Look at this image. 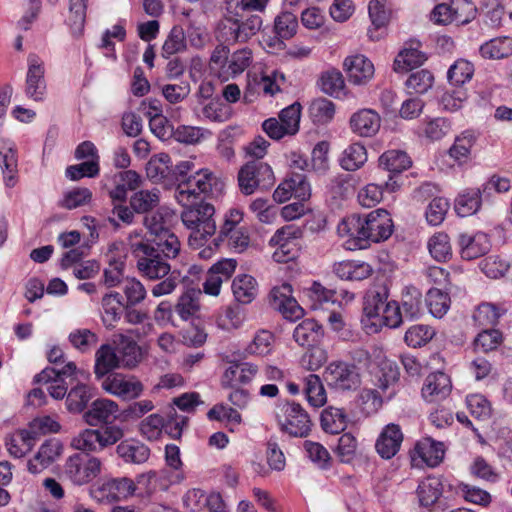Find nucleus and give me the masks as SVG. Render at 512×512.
<instances>
[{"mask_svg":"<svg viewBox=\"0 0 512 512\" xmlns=\"http://www.w3.org/2000/svg\"><path fill=\"white\" fill-rule=\"evenodd\" d=\"M480 55L485 59L499 60L512 55V38L501 36L490 39L479 48Z\"/></svg>","mask_w":512,"mask_h":512,"instance_id":"nucleus-45","label":"nucleus"},{"mask_svg":"<svg viewBox=\"0 0 512 512\" xmlns=\"http://www.w3.org/2000/svg\"><path fill=\"white\" fill-rule=\"evenodd\" d=\"M0 169L4 185L13 188L18 183V155L13 141L0 139Z\"/></svg>","mask_w":512,"mask_h":512,"instance_id":"nucleus-21","label":"nucleus"},{"mask_svg":"<svg viewBox=\"0 0 512 512\" xmlns=\"http://www.w3.org/2000/svg\"><path fill=\"white\" fill-rule=\"evenodd\" d=\"M451 130V124L448 119L443 117L424 118L417 127L419 137H424L429 141H439L444 138Z\"/></svg>","mask_w":512,"mask_h":512,"instance_id":"nucleus-40","label":"nucleus"},{"mask_svg":"<svg viewBox=\"0 0 512 512\" xmlns=\"http://www.w3.org/2000/svg\"><path fill=\"white\" fill-rule=\"evenodd\" d=\"M171 158L166 153H159L150 158L146 164L147 177L154 182H161L170 173Z\"/></svg>","mask_w":512,"mask_h":512,"instance_id":"nucleus-55","label":"nucleus"},{"mask_svg":"<svg viewBox=\"0 0 512 512\" xmlns=\"http://www.w3.org/2000/svg\"><path fill=\"white\" fill-rule=\"evenodd\" d=\"M270 305L279 311L285 319L295 321L302 317L303 309L293 297L291 284L284 282L270 291Z\"/></svg>","mask_w":512,"mask_h":512,"instance_id":"nucleus-15","label":"nucleus"},{"mask_svg":"<svg viewBox=\"0 0 512 512\" xmlns=\"http://www.w3.org/2000/svg\"><path fill=\"white\" fill-rule=\"evenodd\" d=\"M367 161V150L360 143H352L343 152L340 165L346 171H355L361 168Z\"/></svg>","mask_w":512,"mask_h":512,"instance_id":"nucleus-52","label":"nucleus"},{"mask_svg":"<svg viewBox=\"0 0 512 512\" xmlns=\"http://www.w3.org/2000/svg\"><path fill=\"white\" fill-rule=\"evenodd\" d=\"M481 188H466L454 201V209L458 216L468 217L476 214L482 205Z\"/></svg>","mask_w":512,"mask_h":512,"instance_id":"nucleus-35","label":"nucleus"},{"mask_svg":"<svg viewBox=\"0 0 512 512\" xmlns=\"http://www.w3.org/2000/svg\"><path fill=\"white\" fill-rule=\"evenodd\" d=\"M435 336V330L424 324L413 325L407 329L404 341L413 348L422 347L432 340Z\"/></svg>","mask_w":512,"mask_h":512,"instance_id":"nucleus-62","label":"nucleus"},{"mask_svg":"<svg viewBox=\"0 0 512 512\" xmlns=\"http://www.w3.org/2000/svg\"><path fill=\"white\" fill-rule=\"evenodd\" d=\"M278 415L281 431L293 437H306L311 431V420L304 408L297 403H286Z\"/></svg>","mask_w":512,"mask_h":512,"instance_id":"nucleus-12","label":"nucleus"},{"mask_svg":"<svg viewBox=\"0 0 512 512\" xmlns=\"http://www.w3.org/2000/svg\"><path fill=\"white\" fill-rule=\"evenodd\" d=\"M232 292L239 303L249 304L258 294L256 279L248 274H239L232 281Z\"/></svg>","mask_w":512,"mask_h":512,"instance_id":"nucleus-43","label":"nucleus"},{"mask_svg":"<svg viewBox=\"0 0 512 512\" xmlns=\"http://www.w3.org/2000/svg\"><path fill=\"white\" fill-rule=\"evenodd\" d=\"M383 320V293L371 291L364 299L362 326L367 334H375L384 327Z\"/></svg>","mask_w":512,"mask_h":512,"instance_id":"nucleus-16","label":"nucleus"},{"mask_svg":"<svg viewBox=\"0 0 512 512\" xmlns=\"http://www.w3.org/2000/svg\"><path fill=\"white\" fill-rule=\"evenodd\" d=\"M186 49L187 40L184 28L180 25L173 26L162 45L161 55L168 59L172 55L184 52Z\"/></svg>","mask_w":512,"mask_h":512,"instance_id":"nucleus-51","label":"nucleus"},{"mask_svg":"<svg viewBox=\"0 0 512 512\" xmlns=\"http://www.w3.org/2000/svg\"><path fill=\"white\" fill-rule=\"evenodd\" d=\"M94 395L92 386L78 383L70 389L66 397V409L69 413L79 414L83 412Z\"/></svg>","mask_w":512,"mask_h":512,"instance_id":"nucleus-41","label":"nucleus"},{"mask_svg":"<svg viewBox=\"0 0 512 512\" xmlns=\"http://www.w3.org/2000/svg\"><path fill=\"white\" fill-rule=\"evenodd\" d=\"M323 379L330 389L337 392L354 391L361 384L356 366L342 360L330 362L324 369Z\"/></svg>","mask_w":512,"mask_h":512,"instance_id":"nucleus-7","label":"nucleus"},{"mask_svg":"<svg viewBox=\"0 0 512 512\" xmlns=\"http://www.w3.org/2000/svg\"><path fill=\"white\" fill-rule=\"evenodd\" d=\"M475 141L476 137L473 132L464 131L455 139L454 144L449 149L450 156L459 163L466 162Z\"/></svg>","mask_w":512,"mask_h":512,"instance_id":"nucleus-61","label":"nucleus"},{"mask_svg":"<svg viewBox=\"0 0 512 512\" xmlns=\"http://www.w3.org/2000/svg\"><path fill=\"white\" fill-rule=\"evenodd\" d=\"M118 367H122L116 352V347L102 344L95 353L94 373L99 381Z\"/></svg>","mask_w":512,"mask_h":512,"instance_id":"nucleus-33","label":"nucleus"},{"mask_svg":"<svg viewBox=\"0 0 512 512\" xmlns=\"http://www.w3.org/2000/svg\"><path fill=\"white\" fill-rule=\"evenodd\" d=\"M224 182L209 169H200L187 179L179 180L175 199L181 206L196 203L202 197L217 198L224 191Z\"/></svg>","mask_w":512,"mask_h":512,"instance_id":"nucleus-2","label":"nucleus"},{"mask_svg":"<svg viewBox=\"0 0 512 512\" xmlns=\"http://www.w3.org/2000/svg\"><path fill=\"white\" fill-rule=\"evenodd\" d=\"M114 247L115 244L109 248L106 254L108 267L103 271V282L109 288L116 287L122 282L125 268V257L123 255L116 256Z\"/></svg>","mask_w":512,"mask_h":512,"instance_id":"nucleus-44","label":"nucleus"},{"mask_svg":"<svg viewBox=\"0 0 512 512\" xmlns=\"http://www.w3.org/2000/svg\"><path fill=\"white\" fill-rule=\"evenodd\" d=\"M425 61L426 56L420 51V42L410 41L405 44L395 57L393 68L397 73L408 72L421 66Z\"/></svg>","mask_w":512,"mask_h":512,"instance_id":"nucleus-28","label":"nucleus"},{"mask_svg":"<svg viewBox=\"0 0 512 512\" xmlns=\"http://www.w3.org/2000/svg\"><path fill=\"white\" fill-rule=\"evenodd\" d=\"M102 322L105 327L112 328L120 320L124 303L118 292H110L102 297Z\"/></svg>","mask_w":512,"mask_h":512,"instance_id":"nucleus-39","label":"nucleus"},{"mask_svg":"<svg viewBox=\"0 0 512 512\" xmlns=\"http://www.w3.org/2000/svg\"><path fill=\"white\" fill-rule=\"evenodd\" d=\"M119 413V405L107 398L96 399L90 408L84 412L83 419L89 426L112 424Z\"/></svg>","mask_w":512,"mask_h":512,"instance_id":"nucleus-22","label":"nucleus"},{"mask_svg":"<svg viewBox=\"0 0 512 512\" xmlns=\"http://www.w3.org/2000/svg\"><path fill=\"white\" fill-rule=\"evenodd\" d=\"M387 0H371L368 6L369 17L372 27L368 29V36L371 40H379L383 36L382 29L389 22L390 12L386 7Z\"/></svg>","mask_w":512,"mask_h":512,"instance_id":"nucleus-34","label":"nucleus"},{"mask_svg":"<svg viewBox=\"0 0 512 512\" xmlns=\"http://www.w3.org/2000/svg\"><path fill=\"white\" fill-rule=\"evenodd\" d=\"M64 444L59 438L51 437L44 440L35 454L27 461L29 473L37 475L51 467L62 457Z\"/></svg>","mask_w":512,"mask_h":512,"instance_id":"nucleus-13","label":"nucleus"},{"mask_svg":"<svg viewBox=\"0 0 512 512\" xmlns=\"http://www.w3.org/2000/svg\"><path fill=\"white\" fill-rule=\"evenodd\" d=\"M322 335L321 326L313 319H305L299 323L293 332L294 340L301 346H312Z\"/></svg>","mask_w":512,"mask_h":512,"instance_id":"nucleus-50","label":"nucleus"},{"mask_svg":"<svg viewBox=\"0 0 512 512\" xmlns=\"http://www.w3.org/2000/svg\"><path fill=\"white\" fill-rule=\"evenodd\" d=\"M458 245L461 257L465 260H473L485 255L491 246L488 235L480 231L473 234H459Z\"/></svg>","mask_w":512,"mask_h":512,"instance_id":"nucleus-24","label":"nucleus"},{"mask_svg":"<svg viewBox=\"0 0 512 512\" xmlns=\"http://www.w3.org/2000/svg\"><path fill=\"white\" fill-rule=\"evenodd\" d=\"M373 365L376 366L375 385L390 399L395 393V385L399 379V370L396 363L388 359L382 348L373 349Z\"/></svg>","mask_w":512,"mask_h":512,"instance_id":"nucleus-11","label":"nucleus"},{"mask_svg":"<svg viewBox=\"0 0 512 512\" xmlns=\"http://www.w3.org/2000/svg\"><path fill=\"white\" fill-rule=\"evenodd\" d=\"M343 66L348 81L353 85H366L374 77V64L363 54L357 53L347 56Z\"/></svg>","mask_w":512,"mask_h":512,"instance_id":"nucleus-20","label":"nucleus"},{"mask_svg":"<svg viewBox=\"0 0 512 512\" xmlns=\"http://www.w3.org/2000/svg\"><path fill=\"white\" fill-rule=\"evenodd\" d=\"M177 220L175 211L168 206H160L144 218V225L154 236H161L170 232Z\"/></svg>","mask_w":512,"mask_h":512,"instance_id":"nucleus-32","label":"nucleus"},{"mask_svg":"<svg viewBox=\"0 0 512 512\" xmlns=\"http://www.w3.org/2000/svg\"><path fill=\"white\" fill-rule=\"evenodd\" d=\"M134 494L133 480L128 477L104 478L93 491L98 501L106 503L126 500Z\"/></svg>","mask_w":512,"mask_h":512,"instance_id":"nucleus-14","label":"nucleus"},{"mask_svg":"<svg viewBox=\"0 0 512 512\" xmlns=\"http://www.w3.org/2000/svg\"><path fill=\"white\" fill-rule=\"evenodd\" d=\"M476 7L470 0H451L441 3L431 12V20L438 25H464L475 18Z\"/></svg>","mask_w":512,"mask_h":512,"instance_id":"nucleus-9","label":"nucleus"},{"mask_svg":"<svg viewBox=\"0 0 512 512\" xmlns=\"http://www.w3.org/2000/svg\"><path fill=\"white\" fill-rule=\"evenodd\" d=\"M451 391V381L447 374L435 372L427 376L422 387V396L427 402L445 399Z\"/></svg>","mask_w":512,"mask_h":512,"instance_id":"nucleus-31","label":"nucleus"},{"mask_svg":"<svg viewBox=\"0 0 512 512\" xmlns=\"http://www.w3.org/2000/svg\"><path fill=\"white\" fill-rule=\"evenodd\" d=\"M442 484L437 477H427L422 480L417 488V495L421 506L430 507L440 497Z\"/></svg>","mask_w":512,"mask_h":512,"instance_id":"nucleus-53","label":"nucleus"},{"mask_svg":"<svg viewBox=\"0 0 512 512\" xmlns=\"http://www.w3.org/2000/svg\"><path fill=\"white\" fill-rule=\"evenodd\" d=\"M181 220L183 225L191 230L188 243L191 248H199L203 241L212 237L216 231L213 205L200 202L183 206Z\"/></svg>","mask_w":512,"mask_h":512,"instance_id":"nucleus-3","label":"nucleus"},{"mask_svg":"<svg viewBox=\"0 0 512 512\" xmlns=\"http://www.w3.org/2000/svg\"><path fill=\"white\" fill-rule=\"evenodd\" d=\"M253 55L249 48H242L233 52L224 61L220 75L229 79L242 74L252 63Z\"/></svg>","mask_w":512,"mask_h":512,"instance_id":"nucleus-36","label":"nucleus"},{"mask_svg":"<svg viewBox=\"0 0 512 512\" xmlns=\"http://www.w3.org/2000/svg\"><path fill=\"white\" fill-rule=\"evenodd\" d=\"M224 24V29L228 28L225 41L227 42H246L254 36L262 27V18L259 15H251L245 21L228 19Z\"/></svg>","mask_w":512,"mask_h":512,"instance_id":"nucleus-25","label":"nucleus"},{"mask_svg":"<svg viewBox=\"0 0 512 512\" xmlns=\"http://www.w3.org/2000/svg\"><path fill=\"white\" fill-rule=\"evenodd\" d=\"M444 445L432 438H423L414 447L411 458L415 465L437 466L444 457Z\"/></svg>","mask_w":512,"mask_h":512,"instance_id":"nucleus-23","label":"nucleus"},{"mask_svg":"<svg viewBox=\"0 0 512 512\" xmlns=\"http://www.w3.org/2000/svg\"><path fill=\"white\" fill-rule=\"evenodd\" d=\"M27 66L25 94L34 101H42L46 93L44 62L37 55L30 54Z\"/></svg>","mask_w":512,"mask_h":512,"instance_id":"nucleus-17","label":"nucleus"},{"mask_svg":"<svg viewBox=\"0 0 512 512\" xmlns=\"http://www.w3.org/2000/svg\"><path fill=\"white\" fill-rule=\"evenodd\" d=\"M426 305L435 318H442L449 310L451 300L447 292L438 288H431L426 295Z\"/></svg>","mask_w":512,"mask_h":512,"instance_id":"nucleus-58","label":"nucleus"},{"mask_svg":"<svg viewBox=\"0 0 512 512\" xmlns=\"http://www.w3.org/2000/svg\"><path fill=\"white\" fill-rule=\"evenodd\" d=\"M101 388L108 394L124 401H131L139 398L144 385L134 375L120 372H112L99 380Z\"/></svg>","mask_w":512,"mask_h":512,"instance_id":"nucleus-10","label":"nucleus"},{"mask_svg":"<svg viewBox=\"0 0 512 512\" xmlns=\"http://www.w3.org/2000/svg\"><path fill=\"white\" fill-rule=\"evenodd\" d=\"M102 470V461L89 454L75 453L64 464L63 473L74 485L82 486L95 479Z\"/></svg>","mask_w":512,"mask_h":512,"instance_id":"nucleus-6","label":"nucleus"},{"mask_svg":"<svg viewBox=\"0 0 512 512\" xmlns=\"http://www.w3.org/2000/svg\"><path fill=\"white\" fill-rule=\"evenodd\" d=\"M113 187L109 189V196L113 202H125L127 192L138 189L142 184L141 176L134 170L118 172L112 177Z\"/></svg>","mask_w":512,"mask_h":512,"instance_id":"nucleus-26","label":"nucleus"},{"mask_svg":"<svg viewBox=\"0 0 512 512\" xmlns=\"http://www.w3.org/2000/svg\"><path fill=\"white\" fill-rule=\"evenodd\" d=\"M68 16L66 19L71 32L75 35L82 33L86 20L88 0H68Z\"/></svg>","mask_w":512,"mask_h":512,"instance_id":"nucleus-54","label":"nucleus"},{"mask_svg":"<svg viewBox=\"0 0 512 512\" xmlns=\"http://www.w3.org/2000/svg\"><path fill=\"white\" fill-rule=\"evenodd\" d=\"M298 29L297 16L288 11H282L274 20V31L276 36L282 40L292 38Z\"/></svg>","mask_w":512,"mask_h":512,"instance_id":"nucleus-60","label":"nucleus"},{"mask_svg":"<svg viewBox=\"0 0 512 512\" xmlns=\"http://www.w3.org/2000/svg\"><path fill=\"white\" fill-rule=\"evenodd\" d=\"M333 273L342 280L362 281L373 273L372 266L364 261L343 260L335 262L332 266Z\"/></svg>","mask_w":512,"mask_h":512,"instance_id":"nucleus-30","label":"nucleus"},{"mask_svg":"<svg viewBox=\"0 0 512 512\" xmlns=\"http://www.w3.org/2000/svg\"><path fill=\"white\" fill-rule=\"evenodd\" d=\"M62 377H71L74 380L81 381L89 379L90 373L85 369L78 368L74 362L70 361L60 370L49 367L43 369L39 374L35 375L34 382L46 384L50 396L59 400L65 396L67 397L68 394L67 386Z\"/></svg>","mask_w":512,"mask_h":512,"instance_id":"nucleus-5","label":"nucleus"},{"mask_svg":"<svg viewBox=\"0 0 512 512\" xmlns=\"http://www.w3.org/2000/svg\"><path fill=\"white\" fill-rule=\"evenodd\" d=\"M304 393L308 403L320 408L327 402V393L321 378L316 374H309L304 378Z\"/></svg>","mask_w":512,"mask_h":512,"instance_id":"nucleus-49","label":"nucleus"},{"mask_svg":"<svg viewBox=\"0 0 512 512\" xmlns=\"http://www.w3.org/2000/svg\"><path fill=\"white\" fill-rule=\"evenodd\" d=\"M36 438L29 428L19 429L6 438L5 445L14 458H22L29 453L36 443Z\"/></svg>","mask_w":512,"mask_h":512,"instance_id":"nucleus-37","label":"nucleus"},{"mask_svg":"<svg viewBox=\"0 0 512 512\" xmlns=\"http://www.w3.org/2000/svg\"><path fill=\"white\" fill-rule=\"evenodd\" d=\"M132 253L136 258L137 269L145 279H163L172 272L168 260L158 255L154 246L147 241L133 243Z\"/></svg>","mask_w":512,"mask_h":512,"instance_id":"nucleus-4","label":"nucleus"},{"mask_svg":"<svg viewBox=\"0 0 512 512\" xmlns=\"http://www.w3.org/2000/svg\"><path fill=\"white\" fill-rule=\"evenodd\" d=\"M403 441V434L396 424H388L380 433L375 448L383 459H391L400 449Z\"/></svg>","mask_w":512,"mask_h":512,"instance_id":"nucleus-27","label":"nucleus"},{"mask_svg":"<svg viewBox=\"0 0 512 512\" xmlns=\"http://www.w3.org/2000/svg\"><path fill=\"white\" fill-rule=\"evenodd\" d=\"M348 416L343 409L328 406L320 416V424L326 433L338 434L346 429Z\"/></svg>","mask_w":512,"mask_h":512,"instance_id":"nucleus-47","label":"nucleus"},{"mask_svg":"<svg viewBox=\"0 0 512 512\" xmlns=\"http://www.w3.org/2000/svg\"><path fill=\"white\" fill-rule=\"evenodd\" d=\"M381 118L372 109H361L355 112L350 118L352 131L361 137H372L380 129Z\"/></svg>","mask_w":512,"mask_h":512,"instance_id":"nucleus-29","label":"nucleus"},{"mask_svg":"<svg viewBox=\"0 0 512 512\" xmlns=\"http://www.w3.org/2000/svg\"><path fill=\"white\" fill-rule=\"evenodd\" d=\"M275 181L270 165L261 161H250L238 172V184L245 195L253 194L257 188L268 189Z\"/></svg>","mask_w":512,"mask_h":512,"instance_id":"nucleus-8","label":"nucleus"},{"mask_svg":"<svg viewBox=\"0 0 512 512\" xmlns=\"http://www.w3.org/2000/svg\"><path fill=\"white\" fill-rule=\"evenodd\" d=\"M393 227L389 212L376 209L363 215L346 216L337 225V234L344 240L346 250L355 251L387 240L393 233Z\"/></svg>","mask_w":512,"mask_h":512,"instance_id":"nucleus-1","label":"nucleus"},{"mask_svg":"<svg viewBox=\"0 0 512 512\" xmlns=\"http://www.w3.org/2000/svg\"><path fill=\"white\" fill-rule=\"evenodd\" d=\"M285 82V74L279 70H273L270 73H264L260 76L255 75L248 81L244 98L247 101H252L251 96L253 93L262 94L264 96H274L281 91Z\"/></svg>","mask_w":512,"mask_h":512,"instance_id":"nucleus-19","label":"nucleus"},{"mask_svg":"<svg viewBox=\"0 0 512 512\" xmlns=\"http://www.w3.org/2000/svg\"><path fill=\"white\" fill-rule=\"evenodd\" d=\"M117 454L126 463L141 464L150 455L149 448L136 440H124L116 448Z\"/></svg>","mask_w":512,"mask_h":512,"instance_id":"nucleus-46","label":"nucleus"},{"mask_svg":"<svg viewBox=\"0 0 512 512\" xmlns=\"http://www.w3.org/2000/svg\"><path fill=\"white\" fill-rule=\"evenodd\" d=\"M503 310L493 303H481L477 306L473 313V320L478 326H493L495 325Z\"/></svg>","mask_w":512,"mask_h":512,"instance_id":"nucleus-64","label":"nucleus"},{"mask_svg":"<svg viewBox=\"0 0 512 512\" xmlns=\"http://www.w3.org/2000/svg\"><path fill=\"white\" fill-rule=\"evenodd\" d=\"M430 255L438 262H444L451 258L452 247L449 236L446 233L438 232L428 240Z\"/></svg>","mask_w":512,"mask_h":512,"instance_id":"nucleus-59","label":"nucleus"},{"mask_svg":"<svg viewBox=\"0 0 512 512\" xmlns=\"http://www.w3.org/2000/svg\"><path fill=\"white\" fill-rule=\"evenodd\" d=\"M161 192L158 188L142 189L135 192L131 197L129 204L133 211L138 214H147L155 208L160 207Z\"/></svg>","mask_w":512,"mask_h":512,"instance_id":"nucleus-42","label":"nucleus"},{"mask_svg":"<svg viewBox=\"0 0 512 512\" xmlns=\"http://www.w3.org/2000/svg\"><path fill=\"white\" fill-rule=\"evenodd\" d=\"M154 249L156 253L166 260L175 259L181 251L178 237L171 231L161 236H155Z\"/></svg>","mask_w":512,"mask_h":512,"instance_id":"nucleus-56","label":"nucleus"},{"mask_svg":"<svg viewBox=\"0 0 512 512\" xmlns=\"http://www.w3.org/2000/svg\"><path fill=\"white\" fill-rule=\"evenodd\" d=\"M434 83V76L428 70H419L412 73L405 82L406 89L410 94H424Z\"/></svg>","mask_w":512,"mask_h":512,"instance_id":"nucleus-63","label":"nucleus"},{"mask_svg":"<svg viewBox=\"0 0 512 512\" xmlns=\"http://www.w3.org/2000/svg\"><path fill=\"white\" fill-rule=\"evenodd\" d=\"M114 343L122 367L133 368L140 362L142 352L136 341L120 334Z\"/></svg>","mask_w":512,"mask_h":512,"instance_id":"nucleus-38","label":"nucleus"},{"mask_svg":"<svg viewBox=\"0 0 512 512\" xmlns=\"http://www.w3.org/2000/svg\"><path fill=\"white\" fill-rule=\"evenodd\" d=\"M412 165L408 154L403 150L392 149L379 157V166L390 173H401Z\"/></svg>","mask_w":512,"mask_h":512,"instance_id":"nucleus-48","label":"nucleus"},{"mask_svg":"<svg viewBox=\"0 0 512 512\" xmlns=\"http://www.w3.org/2000/svg\"><path fill=\"white\" fill-rule=\"evenodd\" d=\"M474 75V65L463 58L457 59L447 71V79L454 86H462Z\"/></svg>","mask_w":512,"mask_h":512,"instance_id":"nucleus-57","label":"nucleus"},{"mask_svg":"<svg viewBox=\"0 0 512 512\" xmlns=\"http://www.w3.org/2000/svg\"><path fill=\"white\" fill-rule=\"evenodd\" d=\"M311 195L310 184L301 173H291L275 189L273 199L278 203L288 201L292 196L298 200H307Z\"/></svg>","mask_w":512,"mask_h":512,"instance_id":"nucleus-18","label":"nucleus"}]
</instances>
